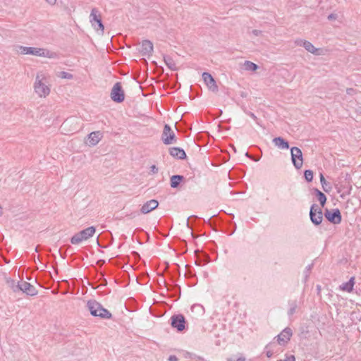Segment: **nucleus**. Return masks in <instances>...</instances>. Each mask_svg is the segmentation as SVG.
Instances as JSON below:
<instances>
[{"label":"nucleus","mask_w":361,"mask_h":361,"mask_svg":"<svg viewBox=\"0 0 361 361\" xmlns=\"http://www.w3.org/2000/svg\"><path fill=\"white\" fill-rule=\"evenodd\" d=\"M169 361H178V358L176 355H170L168 358Z\"/></svg>","instance_id":"obj_38"},{"label":"nucleus","mask_w":361,"mask_h":361,"mask_svg":"<svg viewBox=\"0 0 361 361\" xmlns=\"http://www.w3.org/2000/svg\"><path fill=\"white\" fill-rule=\"evenodd\" d=\"M184 177L180 175H173L171 177V187L173 188H178Z\"/></svg>","instance_id":"obj_22"},{"label":"nucleus","mask_w":361,"mask_h":361,"mask_svg":"<svg viewBox=\"0 0 361 361\" xmlns=\"http://www.w3.org/2000/svg\"><path fill=\"white\" fill-rule=\"evenodd\" d=\"M137 214H138L137 212H134L127 216H129L130 218L133 219V218H135V216H137Z\"/></svg>","instance_id":"obj_39"},{"label":"nucleus","mask_w":361,"mask_h":361,"mask_svg":"<svg viewBox=\"0 0 361 361\" xmlns=\"http://www.w3.org/2000/svg\"><path fill=\"white\" fill-rule=\"evenodd\" d=\"M35 251H36V252H38L37 247H36Z\"/></svg>","instance_id":"obj_48"},{"label":"nucleus","mask_w":361,"mask_h":361,"mask_svg":"<svg viewBox=\"0 0 361 361\" xmlns=\"http://www.w3.org/2000/svg\"><path fill=\"white\" fill-rule=\"evenodd\" d=\"M95 231L96 229L94 226H90L84 230H82L81 231L75 233L71 238V243L73 245H77L83 240H87L94 235Z\"/></svg>","instance_id":"obj_3"},{"label":"nucleus","mask_w":361,"mask_h":361,"mask_svg":"<svg viewBox=\"0 0 361 361\" xmlns=\"http://www.w3.org/2000/svg\"><path fill=\"white\" fill-rule=\"evenodd\" d=\"M170 154L176 158L184 159L186 157V154L183 149L179 147H172L170 149Z\"/></svg>","instance_id":"obj_19"},{"label":"nucleus","mask_w":361,"mask_h":361,"mask_svg":"<svg viewBox=\"0 0 361 361\" xmlns=\"http://www.w3.org/2000/svg\"><path fill=\"white\" fill-rule=\"evenodd\" d=\"M245 156L247 157H250V158H252V157L250 156L248 152L245 153Z\"/></svg>","instance_id":"obj_45"},{"label":"nucleus","mask_w":361,"mask_h":361,"mask_svg":"<svg viewBox=\"0 0 361 361\" xmlns=\"http://www.w3.org/2000/svg\"><path fill=\"white\" fill-rule=\"evenodd\" d=\"M346 92L348 94L353 95L355 93V90H354L353 88H348L346 90Z\"/></svg>","instance_id":"obj_33"},{"label":"nucleus","mask_w":361,"mask_h":361,"mask_svg":"<svg viewBox=\"0 0 361 361\" xmlns=\"http://www.w3.org/2000/svg\"><path fill=\"white\" fill-rule=\"evenodd\" d=\"M161 140L165 145L176 143V138L174 132L169 125L165 124L161 135Z\"/></svg>","instance_id":"obj_8"},{"label":"nucleus","mask_w":361,"mask_h":361,"mask_svg":"<svg viewBox=\"0 0 361 361\" xmlns=\"http://www.w3.org/2000/svg\"><path fill=\"white\" fill-rule=\"evenodd\" d=\"M312 267V264H310L307 267V268H306L307 273H308L311 270ZM306 277H307V274H306Z\"/></svg>","instance_id":"obj_42"},{"label":"nucleus","mask_w":361,"mask_h":361,"mask_svg":"<svg viewBox=\"0 0 361 361\" xmlns=\"http://www.w3.org/2000/svg\"><path fill=\"white\" fill-rule=\"evenodd\" d=\"M111 98L113 101L120 103L122 102L124 99V92L122 89L121 85L120 82H116L112 87L111 92Z\"/></svg>","instance_id":"obj_10"},{"label":"nucleus","mask_w":361,"mask_h":361,"mask_svg":"<svg viewBox=\"0 0 361 361\" xmlns=\"http://www.w3.org/2000/svg\"><path fill=\"white\" fill-rule=\"evenodd\" d=\"M6 281L8 286L10 288H11L13 292L20 291V283H16L14 280L11 279H6Z\"/></svg>","instance_id":"obj_25"},{"label":"nucleus","mask_w":361,"mask_h":361,"mask_svg":"<svg viewBox=\"0 0 361 361\" xmlns=\"http://www.w3.org/2000/svg\"><path fill=\"white\" fill-rule=\"evenodd\" d=\"M279 361H295V357L294 355H287L284 360H280Z\"/></svg>","instance_id":"obj_32"},{"label":"nucleus","mask_w":361,"mask_h":361,"mask_svg":"<svg viewBox=\"0 0 361 361\" xmlns=\"http://www.w3.org/2000/svg\"><path fill=\"white\" fill-rule=\"evenodd\" d=\"M353 285H354V277H352L349 280V281H348L345 283H343L340 286V288L343 290H345L347 292H350L353 288Z\"/></svg>","instance_id":"obj_26"},{"label":"nucleus","mask_w":361,"mask_h":361,"mask_svg":"<svg viewBox=\"0 0 361 361\" xmlns=\"http://www.w3.org/2000/svg\"><path fill=\"white\" fill-rule=\"evenodd\" d=\"M99 304L96 300H89L87 303V307L88 310L90 312V314L95 317L97 315V311L99 307Z\"/></svg>","instance_id":"obj_20"},{"label":"nucleus","mask_w":361,"mask_h":361,"mask_svg":"<svg viewBox=\"0 0 361 361\" xmlns=\"http://www.w3.org/2000/svg\"><path fill=\"white\" fill-rule=\"evenodd\" d=\"M151 171L153 173H156L158 172V168L155 166V165H152L151 166Z\"/></svg>","instance_id":"obj_37"},{"label":"nucleus","mask_w":361,"mask_h":361,"mask_svg":"<svg viewBox=\"0 0 361 361\" xmlns=\"http://www.w3.org/2000/svg\"><path fill=\"white\" fill-rule=\"evenodd\" d=\"M159 205V202L156 200H151L145 202L141 207V213L146 214L155 209Z\"/></svg>","instance_id":"obj_15"},{"label":"nucleus","mask_w":361,"mask_h":361,"mask_svg":"<svg viewBox=\"0 0 361 361\" xmlns=\"http://www.w3.org/2000/svg\"><path fill=\"white\" fill-rule=\"evenodd\" d=\"M317 289L320 290V286H317Z\"/></svg>","instance_id":"obj_47"},{"label":"nucleus","mask_w":361,"mask_h":361,"mask_svg":"<svg viewBox=\"0 0 361 361\" xmlns=\"http://www.w3.org/2000/svg\"><path fill=\"white\" fill-rule=\"evenodd\" d=\"M292 334V330L290 328L287 327L284 329L277 336L278 343L280 345H284L287 343L288 341H290Z\"/></svg>","instance_id":"obj_13"},{"label":"nucleus","mask_w":361,"mask_h":361,"mask_svg":"<svg viewBox=\"0 0 361 361\" xmlns=\"http://www.w3.org/2000/svg\"><path fill=\"white\" fill-rule=\"evenodd\" d=\"M304 176L307 182H312L313 179V171L312 170H305L304 172Z\"/></svg>","instance_id":"obj_28"},{"label":"nucleus","mask_w":361,"mask_h":361,"mask_svg":"<svg viewBox=\"0 0 361 361\" xmlns=\"http://www.w3.org/2000/svg\"><path fill=\"white\" fill-rule=\"evenodd\" d=\"M20 290L31 296L36 295L37 294V290L35 286L26 281L20 283Z\"/></svg>","instance_id":"obj_14"},{"label":"nucleus","mask_w":361,"mask_h":361,"mask_svg":"<svg viewBox=\"0 0 361 361\" xmlns=\"http://www.w3.org/2000/svg\"><path fill=\"white\" fill-rule=\"evenodd\" d=\"M359 111L361 113V107H360V110H359Z\"/></svg>","instance_id":"obj_49"},{"label":"nucleus","mask_w":361,"mask_h":361,"mask_svg":"<svg viewBox=\"0 0 361 361\" xmlns=\"http://www.w3.org/2000/svg\"><path fill=\"white\" fill-rule=\"evenodd\" d=\"M273 143L276 147L281 149H287L289 148V144L288 142L285 140L281 137H277L273 139L272 140Z\"/></svg>","instance_id":"obj_18"},{"label":"nucleus","mask_w":361,"mask_h":361,"mask_svg":"<svg viewBox=\"0 0 361 361\" xmlns=\"http://www.w3.org/2000/svg\"><path fill=\"white\" fill-rule=\"evenodd\" d=\"M324 216L329 222L334 224H338L341 222L342 220L341 214L338 209H326Z\"/></svg>","instance_id":"obj_9"},{"label":"nucleus","mask_w":361,"mask_h":361,"mask_svg":"<svg viewBox=\"0 0 361 361\" xmlns=\"http://www.w3.org/2000/svg\"><path fill=\"white\" fill-rule=\"evenodd\" d=\"M16 51L21 54H30L47 58L53 57L52 52L42 48L18 46Z\"/></svg>","instance_id":"obj_2"},{"label":"nucleus","mask_w":361,"mask_h":361,"mask_svg":"<svg viewBox=\"0 0 361 361\" xmlns=\"http://www.w3.org/2000/svg\"><path fill=\"white\" fill-rule=\"evenodd\" d=\"M153 52V44L149 40H143L141 44L140 53L143 56H149Z\"/></svg>","instance_id":"obj_16"},{"label":"nucleus","mask_w":361,"mask_h":361,"mask_svg":"<svg viewBox=\"0 0 361 361\" xmlns=\"http://www.w3.org/2000/svg\"><path fill=\"white\" fill-rule=\"evenodd\" d=\"M247 114H248V115H249V116H250L252 119H254V120L257 122V124H259V123L257 122V120H258V119H257V116H256L253 113H252V112H247Z\"/></svg>","instance_id":"obj_34"},{"label":"nucleus","mask_w":361,"mask_h":361,"mask_svg":"<svg viewBox=\"0 0 361 361\" xmlns=\"http://www.w3.org/2000/svg\"><path fill=\"white\" fill-rule=\"evenodd\" d=\"M102 133L100 131H94L88 135L89 145L95 146L102 138Z\"/></svg>","instance_id":"obj_17"},{"label":"nucleus","mask_w":361,"mask_h":361,"mask_svg":"<svg viewBox=\"0 0 361 361\" xmlns=\"http://www.w3.org/2000/svg\"><path fill=\"white\" fill-rule=\"evenodd\" d=\"M3 214V208L0 205V216H2Z\"/></svg>","instance_id":"obj_44"},{"label":"nucleus","mask_w":361,"mask_h":361,"mask_svg":"<svg viewBox=\"0 0 361 361\" xmlns=\"http://www.w3.org/2000/svg\"><path fill=\"white\" fill-rule=\"evenodd\" d=\"M267 355L268 357H270L272 355V353L268 351V352H267Z\"/></svg>","instance_id":"obj_43"},{"label":"nucleus","mask_w":361,"mask_h":361,"mask_svg":"<svg viewBox=\"0 0 361 361\" xmlns=\"http://www.w3.org/2000/svg\"><path fill=\"white\" fill-rule=\"evenodd\" d=\"M111 316V313L99 304V307L97 311V315L95 317H99L103 319H110Z\"/></svg>","instance_id":"obj_21"},{"label":"nucleus","mask_w":361,"mask_h":361,"mask_svg":"<svg viewBox=\"0 0 361 361\" xmlns=\"http://www.w3.org/2000/svg\"><path fill=\"white\" fill-rule=\"evenodd\" d=\"M319 178H320V182H321V184L322 185V188H323L324 190L326 191V192H328L331 189V187L329 186V189L326 188V185H327V182L326 180L324 175L322 173H320Z\"/></svg>","instance_id":"obj_29"},{"label":"nucleus","mask_w":361,"mask_h":361,"mask_svg":"<svg viewBox=\"0 0 361 361\" xmlns=\"http://www.w3.org/2000/svg\"><path fill=\"white\" fill-rule=\"evenodd\" d=\"M337 18V15L334 13H331L328 16V19L330 20H336Z\"/></svg>","instance_id":"obj_35"},{"label":"nucleus","mask_w":361,"mask_h":361,"mask_svg":"<svg viewBox=\"0 0 361 361\" xmlns=\"http://www.w3.org/2000/svg\"><path fill=\"white\" fill-rule=\"evenodd\" d=\"M244 68L246 71H255L258 68V66L257 64L254 63L253 62L246 61L244 63Z\"/></svg>","instance_id":"obj_27"},{"label":"nucleus","mask_w":361,"mask_h":361,"mask_svg":"<svg viewBox=\"0 0 361 361\" xmlns=\"http://www.w3.org/2000/svg\"><path fill=\"white\" fill-rule=\"evenodd\" d=\"M34 90L39 97L45 98L50 93V87L48 85L47 76L42 72H39L36 75Z\"/></svg>","instance_id":"obj_1"},{"label":"nucleus","mask_w":361,"mask_h":361,"mask_svg":"<svg viewBox=\"0 0 361 361\" xmlns=\"http://www.w3.org/2000/svg\"><path fill=\"white\" fill-rule=\"evenodd\" d=\"M245 359L243 356H240L238 357L236 356H233L228 359V361H245Z\"/></svg>","instance_id":"obj_31"},{"label":"nucleus","mask_w":361,"mask_h":361,"mask_svg":"<svg viewBox=\"0 0 361 361\" xmlns=\"http://www.w3.org/2000/svg\"><path fill=\"white\" fill-rule=\"evenodd\" d=\"M49 5H54L56 2V0H45Z\"/></svg>","instance_id":"obj_40"},{"label":"nucleus","mask_w":361,"mask_h":361,"mask_svg":"<svg viewBox=\"0 0 361 361\" xmlns=\"http://www.w3.org/2000/svg\"><path fill=\"white\" fill-rule=\"evenodd\" d=\"M171 326L176 329L178 331H182L185 329V320L182 314L173 315L171 318Z\"/></svg>","instance_id":"obj_11"},{"label":"nucleus","mask_w":361,"mask_h":361,"mask_svg":"<svg viewBox=\"0 0 361 361\" xmlns=\"http://www.w3.org/2000/svg\"><path fill=\"white\" fill-rule=\"evenodd\" d=\"M290 154L293 166L297 169H300L302 166L303 164L302 153L301 149L297 147H293L290 149Z\"/></svg>","instance_id":"obj_7"},{"label":"nucleus","mask_w":361,"mask_h":361,"mask_svg":"<svg viewBox=\"0 0 361 361\" xmlns=\"http://www.w3.org/2000/svg\"><path fill=\"white\" fill-rule=\"evenodd\" d=\"M254 161H257L259 160V159H257V157H255V158H252Z\"/></svg>","instance_id":"obj_46"},{"label":"nucleus","mask_w":361,"mask_h":361,"mask_svg":"<svg viewBox=\"0 0 361 361\" xmlns=\"http://www.w3.org/2000/svg\"><path fill=\"white\" fill-rule=\"evenodd\" d=\"M252 34L255 36H259V35H261L262 33V31L261 30H253L252 31Z\"/></svg>","instance_id":"obj_36"},{"label":"nucleus","mask_w":361,"mask_h":361,"mask_svg":"<svg viewBox=\"0 0 361 361\" xmlns=\"http://www.w3.org/2000/svg\"><path fill=\"white\" fill-rule=\"evenodd\" d=\"M295 43L300 47H303L308 52L316 56L324 55V51L322 49L314 47V46L309 41L302 39H298Z\"/></svg>","instance_id":"obj_5"},{"label":"nucleus","mask_w":361,"mask_h":361,"mask_svg":"<svg viewBox=\"0 0 361 361\" xmlns=\"http://www.w3.org/2000/svg\"><path fill=\"white\" fill-rule=\"evenodd\" d=\"M310 217L311 221L316 226L319 225L323 219V213L319 207L313 204L310 207Z\"/></svg>","instance_id":"obj_6"},{"label":"nucleus","mask_w":361,"mask_h":361,"mask_svg":"<svg viewBox=\"0 0 361 361\" xmlns=\"http://www.w3.org/2000/svg\"><path fill=\"white\" fill-rule=\"evenodd\" d=\"M164 61L165 64L167 66V67L169 68H170L172 71L177 70L176 64L174 60L171 56L164 55Z\"/></svg>","instance_id":"obj_23"},{"label":"nucleus","mask_w":361,"mask_h":361,"mask_svg":"<svg viewBox=\"0 0 361 361\" xmlns=\"http://www.w3.org/2000/svg\"><path fill=\"white\" fill-rule=\"evenodd\" d=\"M314 192L317 197L318 201L320 202V204L322 207H324L326 202V195L321 192L319 190L314 188Z\"/></svg>","instance_id":"obj_24"},{"label":"nucleus","mask_w":361,"mask_h":361,"mask_svg":"<svg viewBox=\"0 0 361 361\" xmlns=\"http://www.w3.org/2000/svg\"><path fill=\"white\" fill-rule=\"evenodd\" d=\"M59 76L63 79H72L73 78V75L71 73H69L68 72L61 71L59 73Z\"/></svg>","instance_id":"obj_30"},{"label":"nucleus","mask_w":361,"mask_h":361,"mask_svg":"<svg viewBox=\"0 0 361 361\" xmlns=\"http://www.w3.org/2000/svg\"><path fill=\"white\" fill-rule=\"evenodd\" d=\"M295 306L291 307L289 311H288V314L290 315L293 314L294 312H295Z\"/></svg>","instance_id":"obj_41"},{"label":"nucleus","mask_w":361,"mask_h":361,"mask_svg":"<svg viewBox=\"0 0 361 361\" xmlns=\"http://www.w3.org/2000/svg\"><path fill=\"white\" fill-rule=\"evenodd\" d=\"M90 22L94 30L97 32L100 31L101 34L104 33V26L102 21L101 13L98 8H92L90 14Z\"/></svg>","instance_id":"obj_4"},{"label":"nucleus","mask_w":361,"mask_h":361,"mask_svg":"<svg viewBox=\"0 0 361 361\" xmlns=\"http://www.w3.org/2000/svg\"><path fill=\"white\" fill-rule=\"evenodd\" d=\"M202 78L204 82L206 83L207 86L211 91L214 92H218V86L214 78L212 76L210 73L207 72L203 73Z\"/></svg>","instance_id":"obj_12"}]
</instances>
